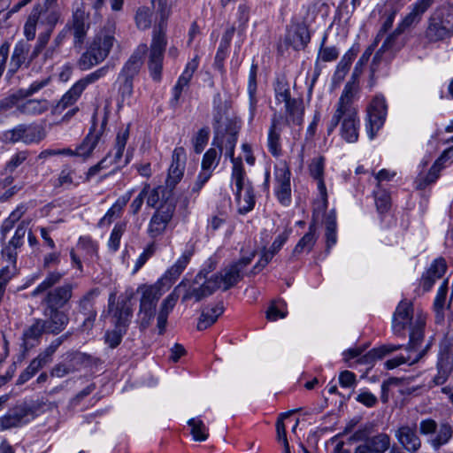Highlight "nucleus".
<instances>
[{"mask_svg": "<svg viewBox=\"0 0 453 453\" xmlns=\"http://www.w3.org/2000/svg\"><path fill=\"white\" fill-rule=\"evenodd\" d=\"M310 42V33L304 25H294L287 32L285 43L296 50L303 49Z\"/></svg>", "mask_w": 453, "mask_h": 453, "instance_id": "29", "label": "nucleus"}, {"mask_svg": "<svg viewBox=\"0 0 453 453\" xmlns=\"http://www.w3.org/2000/svg\"><path fill=\"white\" fill-rule=\"evenodd\" d=\"M20 99H23L19 93L17 91L16 93L11 95L8 97L4 98L0 101V113H5L12 108H16L18 111V105L20 104Z\"/></svg>", "mask_w": 453, "mask_h": 453, "instance_id": "61", "label": "nucleus"}, {"mask_svg": "<svg viewBox=\"0 0 453 453\" xmlns=\"http://www.w3.org/2000/svg\"><path fill=\"white\" fill-rule=\"evenodd\" d=\"M318 239L317 227L315 222L311 223L308 232L300 239L293 250L294 255H298L303 251H311Z\"/></svg>", "mask_w": 453, "mask_h": 453, "instance_id": "38", "label": "nucleus"}, {"mask_svg": "<svg viewBox=\"0 0 453 453\" xmlns=\"http://www.w3.org/2000/svg\"><path fill=\"white\" fill-rule=\"evenodd\" d=\"M45 319L42 323L46 327V334H58L69 323L68 314L61 310L44 309Z\"/></svg>", "mask_w": 453, "mask_h": 453, "instance_id": "21", "label": "nucleus"}, {"mask_svg": "<svg viewBox=\"0 0 453 453\" xmlns=\"http://www.w3.org/2000/svg\"><path fill=\"white\" fill-rule=\"evenodd\" d=\"M436 367L437 374L434 378V382L435 385H442L453 371V356L448 346L441 347Z\"/></svg>", "mask_w": 453, "mask_h": 453, "instance_id": "25", "label": "nucleus"}, {"mask_svg": "<svg viewBox=\"0 0 453 453\" xmlns=\"http://www.w3.org/2000/svg\"><path fill=\"white\" fill-rule=\"evenodd\" d=\"M44 137L45 133L43 128L37 125L20 124L4 133V140L12 143L21 142L26 144H30L39 142Z\"/></svg>", "mask_w": 453, "mask_h": 453, "instance_id": "11", "label": "nucleus"}, {"mask_svg": "<svg viewBox=\"0 0 453 453\" xmlns=\"http://www.w3.org/2000/svg\"><path fill=\"white\" fill-rule=\"evenodd\" d=\"M190 426V434L196 441H204L209 437V429L203 421L198 418H192L188 420Z\"/></svg>", "mask_w": 453, "mask_h": 453, "instance_id": "44", "label": "nucleus"}, {"mask_svg": "<svg viewBox=\"0 0 453 453\" xmlns=\"http://www.w3.org/2000/svg\"><path fill=\"white\" fill-rule=\"evenodd\" d=\"M360 96V86L356 78L349 81L334 105V111L327 127V134L334 132L341 124V136L347 142H356L358 139L360 120L356 102Z\"/></svg>", "mask_w": 453, "mask_h": 453, "instance_id": "1", "label": "nucleus"}, {"mask_svg": "<svg viewBox=\"0 0 453 453\" xmlns=\"http://www.w3.org/2000/svg\"><path fill=\"white\" fill-rule=\"evenodd\" d=\"M275 100L278 104H284L286 119L281 116L273 117L280 119L282 125L301 126L303 121L304 106L302 99L291 97L289 84L284 80H277L274 85Z\"/></svg>", "mask_w": 453, "mask_h": 453, "instance_id": "5", "label": "nucleus"}, {"mask_svg": "<svg viewBox=\"0 0 453 453\" xmlns=\"http://www.w3.org/2000/svg\"><path fill=\"white\" fill-rule=\"evenodd\" d=\"M401 348V345H382L379 348H374L368 351L366 354L362 355V350L359 348L349 349L346 353L348 358L359 357L358 362L365 365H372L378 359L383 358L386 355L395 351Z\"/></svg>", "mask_w": 453, "mask_h": 453, "instance_id": "16", "label": "nucleus"}, {"mask_svg": "<svg viewBox=\"0 0 453 453\" xmlns=\"http://www.w3.org/2000/svg\"><path fill=\"white\" fill-rule=\"evenodd\" d=\"M281 130L280 119L276 117L273 118L272 125L268 134V149L275 157L280 153V133Z\"/></svg>", "mask_w": 453, "mask_h": 453, "instance_id": "42", "label": "nucleus"}, {"mask_svg": "<svg viewBox=\"0 0 453 453\" xmlns=\"http://www.w3.org/2000/svg\"><path fill=\"white\" fill-rule=\"evenodd\" d=\"M223 313V306L216 304L212 307L205 308L201 314L197 323L198 330H204L214 324L217 319Z\"/></svg>", "mask_w": 453, "mask_h": 453, "instance_id": "39", "label": "nucleus"}, {"mask_svg": "<svg viewBox=\"0 0 453 453\" xmlns=\"http://www.w3.org/2000/svg\"><path fill=\"white\" fill-rule=\"evenodd\" d=\"M28 51L27 43L22 41L16 43L10 61V73H14L25 63Z\"/></svg>", "mask_w": 453, "mask_h": 453, "instance_id": "40", "label": "nucleus"}, {"mask_svg": "<svg viewBox=\"0 0 453 453\" xmlns=\"http://www.w3.org/2000/svg\"><path fill=\"white\" fill-rule=\"evenodd\" d=\"M128 137V127L119 129L116 136L115 145L112 151L109 152L107 156L97 165L89 168L88 172V178L94 176L100 170L107 169L111 166H113V169L111 171V173H112L119 168L127 165L129 163V157L127 156L124 161H122V157Z\"/></svg>", "mask_w": 453, "mask_h": 453, "instance_id": "7", "label": "nucleus"}, {"mask_svg": "<svg viewBox=\"0 0 453 453\" xmlns=\"http://www.w3.org/2000/svg\"><path fill=\"white\" fill-rule=\"evenodd\" d=\"M324 157H318L312 159L310 165V173L311 175L318 180V184L320 181H324L323 174H324Z\"/></svg>", "mask_w": 453, "mask_h": 453, "instance_id": "62", "label": "nucleus"}, {"mask_svg": "<svg viewBox=\"0 0 453 453\" xmlns=\"http://www.w3.org/2000/svg\"><path fill=\"white\" fill-rule=\"evenodd\" d=\"M422 357H423L422 352H417L414 355L408 353V356H406V357L399 356L395 358L388 359V361L385 362V367L387 369L390 370V369H394V368H395L403 364H406V363L409 365H413V364L418 362Z\"/></svg>", "mask_w": 453, "mask_h": 453, "instance_id": "52", "label": "nucleus"}, {"mask_svg": "<svg viewBox=\"0 0 453 453\" xmlns=\"http://www.w3.org/2000/svg\"><path fill=\"white\" fill-rule=\"evenodd\" d=\"M209 139V130L207 128H202L200 129L194 140V150L196 153H201L203 150L204 146L206 145Z\"/></svg>", "mask_w": 453, "mask_h": 453, "instance_id": "64", "label": "nucleus"}, {"mask_svg": "<svg viewBox=\"0 0 453 453\" xmlns=\"http://www.w3.org/2000/svg\"><path fill=\"white\" fill-rule=\"evenodd\" d=\"M447 270L446 261L442 257L436 258L423 274L420 285L424 291H429L435 281L441 279Z\"/></svg>", "mask_w": 453, "mask_h": 453, "instance_id": "28", "label": "nucleus"}, {"mask_svg": "<svg viewBox=\"0 0 453 453\" xmlns=\"http://www.w3.org/2000/svg\"><path fill=\"white\" fill-rule=\"evenodd\" d=\"M213 104L216 111L214 114V128L217 138L221 137V143H224L226 150L225 157H229L233 164L232 182L239 185L242 176L245 175L242 158L234 157L240 126L235 119H230L227 116V103L223 102L219 95L214 96Z\"/></svg>", "mask_w": 453, "mask_h": 453, "instance_id": "2", "label": "nucleus"}, {"mask_svg": "<svg viewBox=\"0 0 453 453\" xmlns=\"http://www.w3.org/2000/svg\"><path fill=\"white\" fill-rule=\"evenodd\" d=\"M419 431L423 435L436 434L429 439V443L434 449L448 443L453 435V427L448 423H441L438 428L437 423L432 418H426L420 422Z\"/></svg>", "mask_w": 453, "mask_h": 453, "instance_id": "10", "label": "nucleus"}, {"mask_svg": "<svg viewBox=\"0 0 453 453\" xmlns=\"http://www.w3.org/2000/svg\"><path fill=\"white\" fill-rule=\"evenodd\" d=\"M151 7L156 11L155 27L150 48L149 69L153 80L159 81L162 73L164 52L166 47L167 20L171 15L169 0H150Z\"/></svg>", "mask_w": 453, "mask_h": 453, "instance_id": "3", "label": "nucleus"}, {"mask_svg": "<svg viewBox=\"0 0 453 453\" xmlns=\"http://www.w3.org/2000/svg\"><path fill=\"white\" fill-rule=\"evenodd\" d=\"M99 295L98 288L88 291L79 303L80 311L85 316L82 323L84 330H90L96 318V310L95 309V300Z\"/></svg>", "mask_w": 453, "mask_h": 453, "instance_id": "24", "label": "nucleus"}, {"mask_svg": "<svg viewBox=\"0 0 453 453\" xmlns=\"http://www.w3.org/2000/svg\"><path fill=\"white\" fill-rule=\"evenodd\" d=\"M50 108V104L46 99H20L18 105V113L28 116L40 115Z\"/></svg>", "mask_w": 453, "mask_h": 453, "instance_id": "35", "label": "nucleus"}, {"mask_svg": "<svg viewBox=\"0 0 453 453\" xmlns=\"http://www.w3.org/2000/svg\"><path fill=\"white\" fill-rule=\"evenodd\" d=\"M197 67L198 62L196 58L190 60L187 64L183 73L179 77L177 83L173 88V102L177 103L179 101L181 93L188 87V84Z\"/></svg>", "mask_w": 453, "mask_h": 453, "instance_id": "33", "label": "nucleus"}, {"mask_svg": "<svg viewBox=\"0 0 453 453\" xmlns=\"http://www.w3.org/2000/svg\"><path fill=\"white\" fill-rule=\"evenodd\" d=\"M2 257L6 265L0 270V283L6 287L8 281L17 273V252H14L10 247H5L2 251Z\"/></svg>", "mask_w": 453, "mask_h": 453, "instance_id": "34", "label": "nucleus"}, {"mask_svg": "<svg viewBox=\"0 0 453 453\" xmlns=\"http://www.w3.org/2000/svg\"><path fill=\"white\" fill-rule=\"evenodd\" d=\"M161 282L153 285H141L137 293L141 294L138 321L142 329H146L155 316L157 303L163 295Z\"/></svg>", "mask_w": 453, "mask_h": 453, "instance_id": "6", "label": "nucleus"}, {"mask_svg": "<svg viewBox=\"0 0 453 453\" xmlns=\"http://www.w3.org/2000/svg\"><path fill=\"white\" fill-rule=\"evenodd\" d=\"M276 189L275 193L278 200L283 205H287L290 202L291 188H290V171L285 161H280L275 165L274 170Z\"/></svg>", "mask_w": 453, "mask_h": 453, "instance_id": "13", "label": "nucleus"}, {"mask_svg": "<svg viewBox=\"0 0 453 453\" xmlns=\"http://www.w3.org/2000/svg\"><path fill=\"white\" fill-rule=\"evenodd\" d=\"M174 208L171 204L160 207L151 217L148 226V234L156 238L164 234L173 218Z\"/></svg>", "mask_w": 453, "mask_h": 453, "instance_id": "14", "label": "nucleus"}, {"mask_svg": "<svg viewBox=\"0 0 453 453\" xmlns=\"http://www.w3.org/2000/svg\"><path fill=\"white\" fill-rule=\"evenodd\" d=\"M26 211L27 208L24 205H19L10 214L8 219L3 222L1 232L4 237L13 228L14 224L22 218Z\"/></svg>", "mask_w": 453, "mask_h": 453, "instance_id": "53", "label": "nucleus"}, {"mask_svg": "<svg viewBox=\"0 0 453 453\" xmlns=\"http://www.w3.org/2000/svg\"><path fill=\"white\" fill-rule=\"evenodd\" d=\"M326 250H329L336 244V216L334 211H330L326 218Z\"/></svg>", "mask_w": 453, "mask_h": 453, "instance_id": "45", "label": "nucleus"}, {"mask_svg": "<svg viewBox=\"0 0 453 453\" xmlns=\"http://www.w3.org/2000/svg\"><path fill=\"white\" fill-rule=\"evenodd\" d=\"M88 15L84 10L77 9L73 15V25L70 27L73 32L74 44H81L87 35L89 24Z\"/></svg>", "mask_w": 453, "mask_h": 453, "instance_id": "32", "label": "nucleus"}, {"mask_svg": "<svg viewBox=\"0 0 453 453\" xmlns=\"http://www.w3.org/2000/svg\"><path fill=\"white\" fill-rule=\"evenodd\" d=\"M447 23L441 17H431L425 31V38L427 42L434 43L452 37L453 30L447 26Z\"/></svg>", "mask_w": 453, "mask_h": 453, "instance_id": "17", "label": "nucleus"}, {"mask_svg": "<svg viewBox=\"0 0 453 453\" xmlns=\"http://www.w3.org/2000/svg\"><path fill=\"white\" fill-rule=\"evenodd\" d=\"M73 295V285L65 284L47 293L43 299L44 309L60 310L71 299Z\"/></svg>", "mask_w": 453, "mask_h": 453, "instance_id": "23", "label": "nucleus"}, {"mask_svg": "<svg viewBox=\"0 0 453 453\" xmlns=\"http://www.w3.org/2000/svg\"><path fill=\"white\" fill-rule=\"evenodd\" d=\"M133 291H130L129 293L127 292V300L121 303H119L117 306V309L114 312V318L116 319V326L119 328L125 327L132 317L133 309L131 305L128 303V302L133 297Z\"/></svg>", "mask_w": 453, "mask_h": 453, "instance_id": "37", "label": "nucleus"}, {"mask_svg": "<svg viewBox=\"0 0 453 453\" xmlns=\"http://www.w3.org/2000/svg\"><path fill=\"white\" fill-rule=\"evenodd\" d=\"M413 306L409 301L400 302L393 316L392 327L395 334H403L408 325L413 324Z\"/></svg>", "mask_w": 453, "mask_h": 453, "instance_id": "18", "label": "nucleus"}, {"mask_svg": "<svg viewBox=\"0 0 453 453\" xmlns=\"http://www.w3.org/2000/svg\"><path fill=\"white\" fill-rule=\"evenodd\" d=\"M64 273L60 272H50L46 278L33 290L32 296H35L50 289L51 287L58 284Z\"/></svg>", "mask_w": 453, "mask_h": 453, "instance_id": "49", "label": "nucleus"}, {"mask_svg": "<svg viewBox=\"0 0 453 453\" xmlns=\"http://www.w3.org/2000/svg\"><path fill=\"white\" fill-rule=\"evenodd\" d=\"M124 231H125L124 225H116L114 226V228L112 229L109 242H108V246L113 251H116L119 249V243H120V239H121V236H122Z\"/></svg>", "mask_w": 453, "mask_h": 453, "instance_id": "63", "label": "nucleus"}, {"mask_svg": "<svg viewBox=\"0 0 453 453\" xmlns=\"http://www.w3.org/2000/svg\"><path fill=\"white\" fill-rule=\"evenodd\" d=\"M49 78L35 81L27 88H21L18 92L19 93V96H21V97L25 99L39 92L41 89H42L49 84Z\"/></svg>", "mask_w": 453, "mask_h": 453, "instance_id": "59", "label": "nucleus"}, {"mask_svg": "<svg viewBox=\"0 0 453 453\" xmlns=\"http://www.w3.org/2000/svg\"><path fill=\"white\" fill-rule=\"evenodd\" d=\"M319 199L314 203V215L324 212L327 208V192L324 181L319 183Z\"/></svg>", "mask_w": 453, "mask_h": 453, "instance_id": "58", "label": "nucleus"}, {"mask_svg": "<svg viewBox=\"0 0 453 453\" xmlns=\"http://www.w3.org/2000/svg\"><path fill=\"white\" fill-rule=\"evenodd\" d=\"M78 248L81 249L90 257L91 260L98 258V245L89 236H82L79 239Z\"/></svg>", "mask_w": 453, "mask_h": 453, "instance_id": "55", "label": "nucleus"}, {"mask_svg": "<svg viewBox=\"0 0 453 453\" xmlns=\"http://www.w3.org/2000/svg\"><path fill=\"white\" fill-rule=\"evenodd\" d=\"M40 12V18H39V24L46 26L45 32H50V35H51V33L53 31L54 27L58 23L60 13L58 10L55 9H45L43 11Z\"/></svg>", "mask_w": 453, "mask_h": 453, "instance_id": "47", "label": "nucleus"}, {"mask_svg": "<svg viewBox=\"0 0 453 453\" xmlns=\"http://www.w3.org/2000/svg\"><path fill=\"white\" fill-rule=\"evenodd\" d=\"M255 257L252 251L247 257H242L238 262L233 263L223 268L219 273L213 274L207 279L201 286L194 287L182 297L183 301L195 298L196 301L211 296L216 290L222 288L227 290L234 287L241 280V273L251 262Z\"/></svg>", "mask_w": 453, "mask_h": 453, "instance_id": "4", "label": "nucleus"}, {"mask_svg": "<svg viewBox=\"0 0 453 453\" xmlns=\"http://www.w3.org/2000/svg\"><path fill=\"white\" fill-rule=\"evenodd\" d=\"M194 254V249L192 246L188 247L181 256L177 259L175 264L172 265L164 274V276L157 281L161 282V287L165 283L171 285L175 280H177L182 273L184 269L187 267L191 257Z\"/></svg>", "mask_w": 453, "mask_h": 453, "instance_id": "27", "label": "nucleus"}, {"mask_svg": "<svg viewBox=\"0 0 453 453\" xmlns=\"http://www.w3.org/2000/svg\"><path fill=\"white\" fill-rule=\"evenodd\" d=\"M146 197L148 206L157 207L165 199V188L161 186L154 188L150 187V191Z\"/></svg>", "mask_w": 453, "mask_h": 453, "instance_id": "60", "label": "nucleus"}, {"mask_svg": "<svg viewBox=\"0 0 453 453\" xmlns=\"http://www.w3.org/2000/svg\"><path fill=\"white\" fill-rule=\"evenodd\" d=\"M66 335H62L61 337H58L52 341L51 343L35 358L38 361H41L43 366L46 365L48 363L51 361L53 354L56 352L58 348L63 343L64 340L66 339Z\"/></svg>", "mask_w": 453, "mask_h": 453, "instance_id": "54", "label": "nucleus"}, {"mask_svg": "<svg viewBox=\"0 0 453 453\" xmlns=\"http://www.w3.org/2000/svg\"><path fill=\"white\" fill-rule=\"evenodd\" d=\"M368 124L366 131L369 139H373L383 126L387 115V105L383 96H375L367 109Z\"/></svg>", "mask_w": 453, "mask_h": 453, "instance_id": "12", "label": "nucleus"}, {"mask_svg": "<svg viewBox=\"0 0 453 453\" xmlns=\"http://www.w3.org/2000/svg\"><path fill=\"white\" fill-rule=\"evenodd\" d=\"M236 188V202L238 205V211L241 214H245L250 211L255 204L253 189L246 179V174L242 176L241 183H234Z\"/></svg>", "mask_w": 453, "mask_h": 453, "instance_id": "22", "label": "nucleus"}, {"mask_svg": "<svg viewBox=\"0 0 453 453\" xmlns=\"http://www.w3.org/2000/svg\"><path fill=\"white\" fill-rule=\"evenodd\" d=\"M108 66H103L75 82L58 102L54 108V111L60 113L66 108L74 104L87 86L104 77L108 73Z\"/></svg>", "mask_w": 453, "mask_h": 453, "instance_id": "9", "label": "nucleus"}, {"mask_svg": "<svg viewBox=\"0 0 453 453\" xmlns=\"http://www.w3.org/2000/svg\"><path fill=\"white\" fill-rule=\"evenodd\" d=\"M390 442L388 434H380L357 447L354 453H385L389 449Z\"/></svg>", "mask_w": 453, "mask_h": 453, "instance_id": "30", "label": "nucleus"}, {"mask_svg": "<svg viewBox=\"0 0 453 453\" xmlns=\"http://www.w3.org/2000/svg\"><path fill=\"white\" fill-rule=\"evenodd\" d=\"M379 42H380V35H377V36L374 39V42L365 50V52L360 57L358 62L357 63L355 72L349 81H352L353 78H356V80L358 81V79H357L358 68H362L363 65H365L368 62L370 57L372 56L374 49L377 47ZM357 82L359 83V81H357Z\"/></svg>", "mask_w": 453, "mask_h": 453, "instance_id": "57", "label": "nucleus"}, {"mask_svg": "<svg viewBox=\"0 0 453 453\" xmlns=\"http://www.w3.org/2000/svg\"><path fill=\"white\" fill-rule=\"evenodd\" d=\"M222 150V147L219 150L214 148L209 149L203 157L202 170L208 171L212 173L219 163Z\"/></svg>", "mask_w": 453, "mask_h": 453, "instance_id": "48", "label": "nucleus"}, {"mask_svg": "<svg viewBox=\"0 0 453 453\" xmlns=\"http://www.w3.org/2000/svg\"><path fill=\"white\" fill-rule=\"evenodd\" d=\"M99 140L100 134L98 133L89 132L83 142L76 148L75 156L84 158L88 157L97 146Z\"/></svg>", "mask_w": 453, "mask_h": 453, "instance_id": "43", "label": "nucleus"}, {"mask_svg": "<svg viewBox=\"0 0 453 453\" xmlns=\"http://www.w3.org/2000/svg\"><path fill=\"white\" fill-rule=\"evenodd\" d=\"M156 11L148 6L139 7L135 13V24L136 27L141 30L149 29L152 23L155 25ZM155 26L153 27V28Z\"/></svg>", "mask_w": 453, "mask_h": 453, "instance_id": "41", "label": "nucleus"}, {"mask_svg": "<svg viewBox=\"0 0 453 453\" xmlns=\"http://www.w3.org/2000/svg\"><path fill=\"white\" fill-rule=\"evenodd\" d=\"M425 325L426 316L423 314H418L411 326L410 342L406 347L409 354L414 355L417 352H422L424 356L429 348V344L421 348V343L424 338Z\"/></svg>", "mask_w": 453, "mask_h": 453, "instance_id": "15", "label": "nucleus"}, {"mask_svg": "<svg viewBox=\"0 0 453 453\" xmlns=\"http://www.w3.org/2000/svg\"><path fill=\"white\" fill-rule=\"evenodd\" d=\"M28 220H22L6 247H10L14 252H16V250L24 243L25 236L28 232Z\"/></svg>", "mask_w": 453, "mask_h": 453, "instance_id": "50", "label": "nucleus"}, {"mask_svg": "<svg viewBox=\"0 0 453 453\" xmlns=\"http://www.w3.org/2000/svg\"><path fill=\"white\" fill-rule=\"evenodd\" d=\"M30 412L24 407H18L0 418V431L20 426L28 422Z\"/></svg>", "mask_w": 453, "mask_h": 453, "instance_id": "31", "label": "nucleus"}, {"mask_svg": "<svg viewBox=\"0 0 453 453\" xmlns=\"http://www.w3.org/2000/svg\"><path fill=\"white\" fill-rule=\"evenodd\" d=\"M186 163V152L181 147L176 148L172 156V164L168 170V175L166 179V186L170 188L175 187V185L181 180Z\"/></svg>", "mask_w": 453, "mask_h": 453, "instance_id": "20", "label": "nucleus"}, {"mask_svg": "<svg viewBox=\"0 0 453 453\" xmlns=\"http://www.w3.org/2000/svg\"><path fill=\"white\" fill-rule=\"evenodd\" d=\"M113 42L114 37L109 34L96 35L88 50L81 56L78 61L79 67L81 70H88L104 61L110 53Z\"/></svg>", "mask_w": 453, "mask_h": 453, "instance_id": "8", "label": "nucleus"}, {"mask_svg": "<svg viewBox=\"0 0 453 453\" xmlns=\"http://www.w3.org/2000/svg\"><path fill=\"white\" fill-rule=\"evenodd\" d=\"M452 150L453 146L449 148L448 150L444 151L441 157L434 162V164L430 168L428 173L425 177L421 175L418 177V179L416 180V185L418 188L423 189L427 185L434 182L438 179L439 173L441 169V164L449 157V154Z\"/></svg>", "mask_w": 453, "mask_h": 453, "instance_id": "36", "label": "nucleus"}, {"mask_svg": "<svg viewBox=\"0 0 453 453\" xmlns=\"http://www.w3.org/2000/svg\"><path fill=\"white\" fill-rule=\"evenodd\" d=\"M395 436L398 442L411 453L417 452L421 446V441L416 433V426H402L395 430Z\"/></svg>", "mask_w": 453, "mask_h": 453, "instance_id": "26", "label": "nucleus"}, {"mask_svg": "<svg viewBox=\"0 0 453 453\" xmlns=\"http://www.w3.org/2000/svg\"><path fill=\"white\" fill-rule=\"evenodd\" d=\"M39 8H34L24 25V35L28 41L33 40L35 36L36 25L39 23Z\"/></svg>", "mask_w": 453, "mask_h": 453, "instance_id": "51", "label": "nucleus"}, {"mask_svg": "<svg viewBox=\"0 0 453 453\" xmlns=\"http://www.w3.org/2000/svg\"><path fill=\"white\" fill-rule=\"evenodd\" d=\"M43 333L46 334V327L42 319H37L24 332L23 335L27 344H28L30 340H37Z\"/></svg>", "mask_w": 453, "mask_h": 453, "instance_id": "56", "label": "nucleus"}, {"mask_svg": "<svg viewBox=\"0 0 453 453\" xmlns=\"http://www.w3.org/2000/svg\"><path fill=\"white\" fill-rule=\"evenodd\" d=\"M141 66L142 56H138L137 54L133 55L122 68L119 79H130L133 81V78L138 73Z\"/></svg>", "mask_w": 453, "mask_h": 453, "instance_id": "46", "label": "nucleus"}, {"mask_svg": "<svg viewBox=\"0 0 453 453\" xmlns=\"http://www.w3.org/2000/svg\"><path fill=\"white\" fill-rule=\"evenodd\" d=\"M433 4L434 0H416L410 7V12L398 24L397 33H403L408 27L419 23L424 13Z\"/></svg>", "mask_w": 453, "mask_h": 453, "instance_id": "19", "label": "nucleus"}]
</instances>
